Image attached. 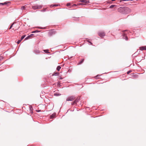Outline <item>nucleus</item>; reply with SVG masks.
Returning <instances> with one entry per match:
<instances>
[{"label": "nucleus", "mask_w": 146, "mask_h": 146, "mask_svg": "<svg viewBox=\"0 0 146 146\" xmlns=\"http://www.w3.org/2000/svg\"><path fill=\"white\" fill-rule=\"evenodd\" d=\"M118 11L123 14H128L131 12V10L126 7H121L118 8Z\"/></svg>", "instance_id": "nucleus-1"}, {"label": "nucleus", "mask_w": 146, "mask_h": 146, "mask_svg": "<svg viewBox=\"0 0 146 146\" xmlns=\"http://www.w3.org/2000/svg\"><path fill=\"white\" fill-rule=\"evenodd\" d=\"M79 2L83 3H79V5H86L89 3V0H80Z\"/></svg>", "instance_id": "nucleus-2"}, {"label": "nucleus", "mask_w": 146, "mask_h": 146, "mask_svg": "<svg viewBox=\"0 0 146 146\" xmlns=\"http://www.w3.org/2000/svg\"><path fill=\"white\" fill-rule=\"evenodd\" d=\"M42 7V6L41 5H36L32 6V8L34 9H41Z\"/></svg>", "instance_id": "nucleus-3"}, {"label": "nucleus", "mask_w": 146, "mask_h": 146, "mask_svg": "<svg viewBox=\"0 0 146 146\" xmlns=\"http://www.w3.org/2000/svg\"><path fill=\"white\" fill-rule=\"evenodd\" d=\"M98 34L99 36L102 38L105 35V33L103 31L99 32L98 33Z\"/></svg>", "instance_id": "nucleus-4"}, {"label": "nucleus", "mask_w": 146, "mask_h": 146, "mask_svg": "<svg viewBox=\"0 0 146 146\" xmlns=\"http://www.w3.org/2000/svg\"><path fill=\"white\" fill-rule=\"evenodd\" d=\"M75 99L74 97L73 96H71L68 97L66 99L67 101H72Z\"/></svg>", "instance_id": "nucleus-5"}, {"label": "nucleus", "mask_w": 146, "mask_h": 146, "mask_svg": "<svg viewBox=\"0 0 146 146\" xmlns=\"http://www.w3.org/2000/svg\"><path fill=\"white\" fill-rule=\"evenodd\" d=\"M122 38L124 39H125V40H128V38L127 36L126 35V34L125 33H124L123 34Z\"/></svg>", "instance_id": "nucleus-6"}, {"label": "nucleus", "mask_w": 146, "mask_h": 146, "mask_svg": "<svg viewBox=\"0 0 146 146\" xmlns=\"http://www.w3.org/2000/svg\"><path fill=\"white\" fill-rule=\"evenodd\" d=\"M139 48H140V50H146V46H141Z\"/></svg>", "instance_id": "nucleus-7"}, {"label": "nucleus", "mask_w": 146, "mask_h": 146, "mask_svg": "<svg viewBox=\"0 0 146 146\" xmlns=\"http://www.w3.org/2000/svg\"><path fill=\"white\" fill-rule=\"evenodd\" d=\"M56 114L55 113H53L50 115V119H53L55 117Z\"/></svg>", "instance_id": "nucleus-8"}, {"label": "nucleus", "mask_w": 146, "mask_h": 146, "mask_svg": "<svg viewBox=\"0 0 146 146\" xmlns=\"http://www.w3.org/2000/svg\"><path fill=\"white\" fill-rule=\"evenodd\" d=\"M54 96H60L61 95V94H59L58 92H55L54 93Z\"/></svg>", "instance_id": "nucleus-9"}, {"label": "nucleus", "mask_w": 146, "mask_h": 146, "mask_svg": "<svg viewBox=\"0 0 146 146\" xmlns=\"http://www.w3.org/2000/svg\"><path fill=\"white\" fill-rule=\"evenodd\" d=\"M84 59H82L79 62L78 64H82L84 61Z\"/></svg>", "instance_id": "nucleus-10"}, {"label": "nucleus", "mask_w": 146, "mask_h": 146, "mask_svg": "<svg viewBox=\"0 0 146 146\" xmlns=\"http://www.w3.org/2000/svg\"><path fill=\"white\" fill-rule=\"evenodd\" d=\"M61 67L60 66H58L57 67L56 69L58 71H59L60 70V69L61 68Z\"/></svg>", "instance_id": "nucleus-11"}, {"label": "nucleus", "mask_w": 146, "mask_h": 146, "mask_svg": "<svg viewBox=\"0 0 146 146\" xmlns=\"http://www.w3.org/2000/svg\"><path fill=\"white\" fill-rule=\"evenodd\" d=\"M25 36H26V35H23V36H22L21 37V40H22L25 37Z\"/></svg>", "instance_id": "nucleus-12"}, {"label": "nucleus", "mask_w": 146, "mask_h": 146, "mask_svg": "<svg viewBox=\"0 0 146 146\" xmlns=\"http://www.w3.org/2000/svg\"><path fill=\"white\" fill-rule=\"evenodd\" d=\"M40 31H38V30H36V31H33L32 33H38V32H40Z\"/></svg>", "instance_id": "nucleus-13"}, {"label": "nucleus", "mask_w": 146, "mask_h": 146, "mask_svg": "<svg viewBox=\"0 0 146 146\" xmlns=\"http://www.w3.org/2000/svg\"><path fill=\"white\" fill-rule=\"evenodd\" d=\"M44 52L46 53H48V50H44Z\"/></svg>", "instance_id": "nucleus-14"}, {"label": "nucleus", "mask_w": 146, "mask_h": 146, "mask_svg": "<svg viewBox=\"0 0 146 146\" xmlns=\"http://www.w3.org/2000/svg\"><path fill=\"white\" fill-rule=\"evenodd\" d=\"M76 104V100H75L72 103V105H74V104Z\"/></svg>", "instance_id": "nucleus-15"}, {"label": "nucleus", "mask_w": 146, "mask_h": 146, "mask_svg": "<svg viewBox=\"0 0 146 146\" xmlns=\"http://www.w3.org/2000/svg\"><path fill=\"white\" fill-rule=\"evenodd\" d=\"M30 38V36H27V37H26L25 38V40H27L29 39Z\"/></svg>", "instance_id": "nucleus-16"}, {"label": "nucleus", "mask_w": 146, "mask_h": 146, "mask_svg": "<svg viewBox=\"0 0 146 146\" xmlns=\"http://www.w3.org/2000/svg\"><path fill=\"white\" fill-rule=\"evenodd\" d=\"M115 6L114 5H111L110 6V8H112L113 7H114Z\"/></svg>", "instance_id": "nucleus-17"}, {"label": "nucleus", "mask_w": 146, "mask_h": 146, "mask_svg": "<svg viewBox=\"0 0 146 146\" xmlns=\"http://www.w3.org/2000/svg\"><path fill=\"white\" fill-rule=\"evenodd\" d=\"M58 73H57V72H56V73H55L54 74V75L55 76H57L58 75Z\"/></svg>", "instance_id": "nucleus-18"}, {"label": "nucleus", "mask_w": 146, "mask_h": 146, "mask_svg": "<svg viewBox=\"0 0 146 146\" xmlns=\"http://www.w3.org/2000/svg\"><path fill=\"white\" fill-rule=\"evenodd\" d=\"M25 8V6H23L21 8V10H23Z\"/></svg>", "instance_id": "nucleus-19"}, {"label": "nucleus", "mask_w": 146, "mask_h": 146, "mask_svg": "<svg viewBox=\"0 0 146 146\" xmlns=\"http://www.w3.org/2000/svg\"><path fill=\"white\" fill-rule=\"evenodd\" d=\"M35 52L36 54H38L39 53V52L38 50H36V51H35Z\"/></svg>", "instance_id": "nucleus-20"}, {"label": "nucleus", "mask_w": 146, "mask_h": 146, "mask_svg": "<svg viewBox=\"0 0 146 146\" xmlns=\"http://www.w3.org/2000/svg\"><path fill=\"white\" fill-rule=\"evenodd\" d=\"M14 23H13L12 25H11V26L10 28H9V29H10L12 27V26H13V25L14 24Z\"/></svg>", "instance_id": "nucleus-21"}, {"label": "nucleus", "mask_w": 146, "mask_h": 146, "mask_svg": "<svg viewBox=\"0 0 146 146\" xmlns=\"http://www.w3.org/2000/svg\"><path fill=\"white\" fill-rule=\"evenodd\" d=\"M21 40H19L17 41V43L18 44H19L21 42Z\"/></svg>", "instance_id": "nucleus-22"}, {"label": "nucleus", "mask_w": 146, "mask_h": 146, "mask_svg": "<svg viewBox=\"0 0 146 146\" xmlns=\"http://www.w3.org/2000/svg\"><path fill=\"white\" fill-rule=\"evenodd\" d=\"M87 41L89 43L90 45H92V43L90 41H89L88 40H87Z\"/></svg>", "instance_id": "nucleus-23"}, {"label": "nucleus", "mask_w": 146, "mask_h": 146, "mask_svg": "<svg viewBox=\"0 0 146 146\" xmlns=\"http://www.w3.org/2000/svg\"><path fill=\"white\" fill-rule=\"evenodd\" d=\"M131 72V71L129 70V71L127 72V74H129V73H130Z\"/></svg>", "instance_id": "nucleus-24"}, {"label": "nucleus", "mask_w": 146, "mask_h": 146, "mask_svg": "<svg viewBox=\"0 0 146 146\" xmlns=\"http://www.w3.org/2000/svg\"><path fill=\"white\" fill-rule=\"evenodd\" d=\"M33 35H34L33 34H31L30 35H29V36H30V37H32L33 36Z\"/></svg>", "instance_id": "nucleus-25"}, {"label": "nucleus", "mask_w": 146, "mask_h": 146, "mask_svg": "<svg viewBox=\"0 0 146 146\" xmlns=\"http://www.w3.org/2000/svg\"><path fill=\"white\" fill-rule=\"evenodd\" d=\"M46 11V9H44V10H41V12H45Z\"/></svg>", "instance_id": "nucleus-26"}, {"label": "nucleus", "mask_w": 146, "mask_h": 146, "mask_svg": "<svg viewBox=\"0 0 146 146\" xmlns=\"http://www.w3.org/2000/svg\"><path fill=\"white\" fill-rule=\"evenodd\" d=\"M3 59V58L2 56H0V60H1Z\"/></svg>", "instance_id": "nucleus-27"}, {"label": "nucleus", "mask_w": 146, "mask_h": 146, "mask_svg": "<svg viewBox=\"0 0 146 146\" xmlns=\"http://www.w3.org/2000/svg\"><path fill=\"white\" fill-rule=\"evenodd\" d=\"M70 3H67L66 5L67 6H68L70 5Z\"/></svg>", "instance_id": "nucleus-28"}, {"label": "nucleus", "mask_w": 146, "mask_h": 146, "mask_svg": "<svg viewBox=\"0 0 146 146\" xmlns=\"http://www.w3.org/2000/svg\"><path fill=\"white\" fill-rule=\"evenodd\" d=\"M7 3H8V2H5L3 3V5H6V4H7Z\"/></svg>", "instance_id": "nucleus-29"}, {"label": "nucleus", "mask_w": 146, "mask_h": 146, "mask_svg": "<svg viewBox=\"0 0 146 146\" xmlns=\"http://www.w3.org/2000/svg\"><path fill=\"white\" fill-rule=\"evenodd\" d=\"M100 75H97L95 77V78L96 79H97V77L99 76H100Z\"/></svg>", "instance_id": "nucleus-30"}, {"label": "nucleus", "mask_w": 146, "mask_h": 146, "mask_svg": "<svg viewBox=\"0 0 146 146\" xmlns=\"http://www.w3.org/2000/svg\"><path fill=\"white\" fill-rule=\"evenodd\" d=\"M75 100H76V103L77 102H78L79 100L78 99H76Z\"/></svg>", "instance_id": "nucleus-31"}, {"label": "nucleus", "mask_w": 146, "mask_h": 146, "mask_svg": "<svg viewBox=\"0 0 146 146\" xmlns=\"http://www.w3.org/2000/svg\"><path fill=\"white\" fill-rule=\"evenodd\" d=\"M37 28H39V29H43L44 28H43L42 27H37Z\"/></svg>", "instance_id": "nucleus-32"}, {"label": "nucleus", "mask_w": 146, "mask_h": 146, "mask_svg": "<svg viewBox=\"0 0 146 146\" xmlns=\"http://www.w3.org/2000/svg\"><path fill=\"white\" fill-rule=\"evenodd\" d=\"M53 32V31H51L50 32V33L51 34L50 35H51V34H52V33Z\"/></svg>", "instance_id": "nucleus-33"}, {"label": "nucleus", "mask_w": 146, "mask_h": 146, "mask_svg": "<svg viewBox=\"0 0 146 146\" xmlns=\"http://www.w3.org/2000/svg\"><path fill=\"white\" fill-rule=\"evenodd\" d=\"M54 7V6H53V5H51L50 6V7Z\"/></svg>", "instance_id": "nucleus-34"}, {"label": "nucleus", "mask_w": 146, "mask_h": 146, "mask_svg": "<svg viewBox=\"0 0 146 146\" xmlns=\"http://www.w3.org/2000/svg\"><path fill=\"white\" fill-rule=\"evenodd\" d=\"M53 6H54V7H56V6H58V5H53Z\"/></svg>", "instance_id": "nucleus-35"}, {"label": "nucleus", "mask_w": 146, "mask_h": 146, "mask_svg": "<svg viewBox=\"0 0 146 146\" xmlns=\"http://www.w3.org/2000/svg\"><path fill=\"white\" fill-rule=\"evenodd\" d=\"M62 79H63V78H62V77H60V78H59V79H60V80H62Z\"/></svg>", "instance_id": "nucleus-36"}, {"label": "nucleus", "mask_w": 146, "mask_h": 146, "mask_svg": "<svg viewBox=\"0 0 146 146\" xmlns=\"http://www.w3.org/2000/svg\"><path fill=\"white\" fill-rule=\"evenodd\" d=\"M3 3H0V4H2V5H3Z\"/></svg>", "instance_id": "nucleus-37"}, {"label": "nucleus", "mask_w": 146, "mask_h": 146, "mask_svg": "<svg viewBox=\"0 0 146 146\" xmlns=\"http://www.w3.org/2000/svg\"><path fill=\"white\" fill-rule=\"evenodd\" d=\"M133 0H124V1H133Z\"/></svg>", "instance_id": "nucleus-38"}, {"label": "nucleus", "mask_w": 146, "mask_h": 146, "mask_svg": "<svg viewBox=\"0 0 146 146\" xmlns=\"http://www.w3.org/2000/svg\"><path fill=\"white\" fill-rule=\"evenodd\" d=\"M32 108V107H30V110H31V109Z\"/></svg>", "instance_id": "nucleus-39"}, {"label": "nucleus", "mask_w": 146, "mask_h": 146, "mask_svg": "<svg viewBox=\"0 0 146 146\" xmlns=\"http://www.w3.org/2000/svg\"><path fill=\"white\" fill-rule=\"evenodd\" d=\"M78 19H79L78 18H77V20H78Z\"/></svg>", "instance_id": "nucleus-40"}, {"label": "nucleus", "mask_w": 146, "mask_h": 146, "mask_svg": "<svg viewBox=\"0 0 146 146\" xmlns=\"http://www.w3.org/2000/svg\"><path fill=\"white\" fill-rule=\"evenodd\" d=\"M112 0V1H115V0Z\"/></svg>", "instance_id": "nucleus-41"}]
</instances>
